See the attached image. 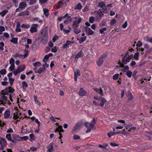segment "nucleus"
Returning <instances> with one entry per match:
<instances>
[{
	"label": "nucleus",
	"instance_id": "1",
	"mask_svg": "<svg viewBox=\"0 0 152 152\" xmlns=\"http://www.w3.org/2000/svg\"><path fill=\"white\" fill-rule=\"evenodd\" d=\"M15 91V90L11 86H8L5 88L4 90L1 91V94L2 95L0 99V102L1 103H0L2 104H6L8 102H9V101L8 100L7 97L4 96L5 95H8L9 93H12Z\"/></svg>",
	"mask_w": 152,
	"mask_h": 152
},
{
	"label": "nucleus",
	"instance_id": "2",
	"mask_svg": "<svg viewBox=\"0 0 152 152\" xmlns=\"http://www.w3.org/2000/svg\"><path fill=\"white\" fill-rule=\"evenodd\" d=\"M83 124V123L82 121L78 122L75 125L72 129V132L74 134L75 133V131L76 130H80L81 128L82 127Z\"/></svg>",
	"mask_w": 152,
	"mask_h": 152
},
{
	"label": "nucleus",
	"instance_id": "3",
	"mask_svg": "<svg viewBox=\"0 0 152 152\" xmlns=\"http://www.w3.org/2000/svg\"><path fill=\"white\" fill-rule=\"evenodd\" d=\"M133 57V55L131 54L128 56H124L122 58V62L124 64H126L127 62H129L130 60Z\"/></svg>",
	"mask_w": 152,
	"mask_h": 152
},
{
	"label": "nucleus",
	"instance_id": "4",
	"mask_svg": "<svg viewBox=\"0 0 152 152\" xmlns=\"http://www.w3.org/2000/svg\"><path fill=\"white\" fill-rule=\"evenodd\" d=\"M34 70L35 73H37L39 74H41L42 73L46 71L45 67H40L38 69L35 67Z\"/></svg>",
	"mask_w": 152,
	"mask_h": 152
},
{
	"label": "nucleus",
	"instance_id": "5",
	"mask_svg": "<svg viewBox=\"0 0 152 152\" xmlns=\"http://www.w3.org/2000/svg\"><path fill=\"white\" fill-rule=\"evenodd\" d=\"M96 12L97 15L100 17H102L103 16L104 13V9H100L97 11H95L94 12Z\"/></svg>",
	"mask_w": 152,
	"mask_h": 152
},
{
	"label": "nucleus",
	"instance_id": "6",
	"mask_svg": "<svg viewBox=\"0 0 152 152\" xmlns=\"http://www.w3.org/2000/svg\"><path fill=\"white\" fill-rule=\"evenodd\" d=\"M84 29L86 32V34L89 35L93 34L94 32L90 28L85 26L84 28Z\"/></svg>",
	"mask_w": 152,
	"mask_h": 152
},
{
	"label": "nucleus",
	"instance_id": "7",
	"mask_svg": "<svg viewBox=\"0 0 152 152\" xmlns=\"http://www.w3.org/2000/svg\"><path fill=\"white\" fill-rule=\"evenodd\" d=\"M25 67H23V68L22 69L21 67H18L17 69L16 70H14L13 72V73L14 74H15V75H16L17 74L20 73L22 71L24 70L25 69Z\"/></svg>",
	"mask_w": 152,
	"mask_h": 152
},
{
	"label": "nucleus",
	"instance_id": "8",
	"mask_svg": "<svg viewBox=\"0 0 152 152\" xmlns=\"http://www.w3.org/2000/svg\"><path fill=\"white\" fill-rule=\"evenodd\" d=\"M86 92L82 88H80V91L78 92V94L80 96H83L86 95Z\"/></svg>",
	"mask_w": 152,
	"mask_h": 152
},
{
	"label": "nucleus",
	"instance_id": "9",
	"mask_svg": "<svg viewBox=\"0 0 152 152\" xmlns=\"http://www.w3.org/2000/svg\"><path fill=\"white\" fill-rule=\"evenodd\" d=\"M53 143H50L49 144L48 146L47 147V152H51L53 151H54V148L53 146Z\"/></svg>",
	"mask_w": 152,
	"mask_h": 152
},
{
	"label": "nucleus",
	"instance_id": "10",
	"mask_svg": "<svg viewBox=\"0 0 152 152\" xmlns=\"http://www.w3.org/2000/svg\"><path fill=\"white\" fill-rule=\"evenodd\" d=\"M80 75V73L78 69H77L76 71H74V80L75 81H77V77Z\"/></svg>",
	"mask_w": 152,
	"mask_h": 152
},
{
	"label": "nucleus",
	"instance_id": "11",
	"mask_svg": "<svg viewBox=\"0 0 152 152\" xmlns=\"http://www.w3.org/2000/svg\"><path fill=\"white\" fill-rule=\"evenodd\" d=\"M84 125L87 128H89L93 129L94 127V126L91 123H89L88 122H86L85 123Z\"/></svg>",
	"mask_w": 152,
	"mask_h": 152
},
{
	"label": "nucleus",
	"instance_id": "12",
	"mask_svg": "<svg viewBox=\"0 0 152 152\" xmlns=\"http://www.w3.org/2000/svg\"><path fill=\"white\" fill-rule=\"evenodd\" d=\"M103 57L101 56L99 58L98 60L97 61V64L98 66H100L102 64L104 60H103Z\"/></svg>",
	"mask_w": 152,
	"mask_h": 152
},
{
	"label": "nucleus",
	"instance_id": "13",
	"mask_svg": "<svg viewBox=\"0 0 152 152\" xmlns=\"http://www.w3.org/2000/svg\"><path fill=\"white\" fill-rule=\"evenodd\" d=\"M41 34L42 35V37L48 38V31L46 29H44L43 30L42 32L41 33Z\"/></svg>",
	"mask_w": 152,
	"mask_h": 152
},
{
	"label": "nucleus",
	"instance_id": "14",
	"mask_svg": "<svg viewBox=\"0 0 152 152\" xmlns=\"http://www.w3.org/2000/svg\"><path fill=\"white\" fill-rule=\"evenodd\" d=\"M73 43V42H71L70 41H67L66 43L64 44L63 45V48H66L69 47V45H71V44Z\"/></svg>",
	"mask_w": 152,
	"mask_h": 152
},
{
	"label": "nucleus",
	"instance_id": "15",
	"mask_svg": "<svg viewBox=\"0 0 152 152\" xmlns=\"http://www.w3.org/2000/svg\"><path fill=\"white\" fill-rule=\"evenodd\" d=\"M26 6L27 5L26 3L24 2H23L20 3L19 7V8L21 9H23L26 7Z\"/></svg>",
	"mask_w": 152,
	"mask_h": 152
},
{
	"label": "nucleus",
	"instance_id": "16",
	"mask_svg": "<svg viewBox=\"0 0 152 152\" xmlns=\"http://www.w3.org/2000/svg\"><path fill=\"white\" fill-rule=\"evenodd\" d=\"M48 40V38L42 37L41 39V42L42 44L45 45L47 43Z\"/></svg>",
	"mask_w": 152,
	"mask_h": 152
},
{
	"label": "nucleus",
	"instance_id": "17",
	"mask_svg": "<svg viewBox=\"0 0 152 152\" xmlns=\"http://www.w3.org/2000/svg\"><path fill=\"white\" fill-rule=\"evenodd\" d=\"M10 110L9 109L7 110L5 112L4 116V117L5 118H8L10 115Z\"/></svg>",
	"mask_w": 152,
	"mask_h": 152
},
{
	"label": "nucleus",
	"instance_id": "18",
	"mask_svg": "<svg viewBox=\"0 0 152 152\" xmlns=\"http://www.w3.org/2000/svg\"><path fill=\"white\" fill-rule=\"evenodd\" d=\"M0 143L3 146H6L7 145V141L4 139H1L0 140Z\"/></svg>",
	"mask_w": 152,
	"mask_h": 152
},
{
	"label": "nucleus",
	"instance_id": "19",
	"mask_svg": "<svg viewBox=\"0 0 152 152\" xmlns=\"http://www.w3.org/2000/svg\"><path fill=\"white\" fill-rule=\"evenodd\" d=\"M20 23L19 22L16 23V28L15 31L16 32H20L21 31V30L20 28Z\"/></svg>",
	"mask_w": 152,
	"mask_h": 152
},
{
	"label": "nucleus",
	"instance_id": "20",
	"mask_svg": "<svg viewBox=\"0 0 152 152\" xmlns=\"http://www.w3.org/2000/svg\"><path fill=\"white\" fill-rule=\"evenodd\" d=\"M72 20V18L70 16H68L67 17L66 20L64 21V23L65 24H68L70 23Z\"/></svg>",
	"mask_w": 152,
	"mask_h": 152
},
{
	"label": "nucleus",
	"instance_id": "21",
	"mask_svg": "<svg viewBox=\"0 0 152 152\" xmlns=\"http://www.w3.org/2000/svg\"><path fill=\"white\" fill-rule=\"evenodd\" d=\"M93 103L96 105L98 106H103L104 105V103L103 102H101L99 104V102L97 101L96 102L95 101H93Z\"/></svg>",
	"mask_w": 152,
	"mask_h": 152
},
{
	"label": "nucleus",
	"instance_id": "22",
	"mask_svg": "<svg viewBox=\"0 0 152 152\" xmlns=\"http://www.w3.org/2000/svg\"><path fill=\"white\" fill-rule=\"evenodd\" d=\"M55 131V132L58 131L59 132H64V130L62 129V126H59L58 127L56 128Z\"/></svg>",
	"mask_w": 152,
	"mask_h": 152
},
{
	"label": "nucleus",
	"instance_id": "23",
	"mask_svg": "<svg viewBox=\"0 0 152 152\" xmlns=\"http://www.w3.org/2000/svg\"><path fill=\"white\" fill-rule=\"evenodd\" d=\"M97 6L99 7L102 8V9H104V3L103 2H99L97 5Z\"/></svg>",
	"mask_w": 152,
	"mask_h": 152
},
{
	"label": "nucleus",
	"instance_id": "24",
	"mask_svg": "<svg viewBox=\"0 0 152 152\" xmlns=\"http://www.w3.org/2000/svg\"><path fill=\"white\" fill-rule=\"evenodd\" d=\"M12 137L15 140L18 141H20V137L17 134H14L12 136Z\"/></svg>",
	"mask_w": 152,
	"mask_h": 152
},
{
	"label": "nucleus",
	"instance_id": "25",
	"mask_svg": "<svg viewBox=\"0 0 152 152\" xmlns=\"http://www.w3.org/2000/svg\"><path fill=\"white\" fill-rule=\"evenodd\" d=\"M64 4V3L62 2V1H59L57 4H58V5L56 7L57 8H59L63 6Z\"/></svg>",
	"mask_w": 152,
	"mask_h": 152
},
{
	"label": "nucleus",
	"instance_id": "26",
	"mask_svg": "<svg viewBox=\"0 0 152 152\" xmlns=\"http://www.w3.org/2000/svg\"><path fill=\"white\" fill-rule=\"evenodd\" d=\"M43 10L45 15V16L48 17L49 15V13L48 12L49 10L47 9L44 8L43 9Z\"/></svg>",
	"mask_w": 152,
	"mask_h": 152
},
{
	"label": "nucleus",
	"instance_id": "27",
	"mask_svg": "<svg viewBox=\"0 0 152 152\" xmlns=\"http://www.w3.org/2000/svg\"><path fill=\"white\" fill-rule=\"evenodd\" d=\"M94 89L96 92L99 93L101 95H103V92L101 89H99L97 88H95Z\"/></svg>",
	"mask_w": 152,
	"mask_h": 152
},
{
	"label": "nucleus",
	"instance_id": "28",
	"mask_svg": "<svg viewBox=\"0 0 152 152\" xmlns=\"http://www.w3.org/2000/svg\"><path fill=\"white\" fill-rule=\"evenodd\" d=\"M23 84L22 88L24 90L26 89V88L28 87V84L26 81H23L22 83Z\"/></svg>",
	"mask_w": 152,
	"mask_h": 152
},
{
	"label": "nucleus",
	"instance_id": "29",
	"mask_svg": "<svg viewBox=\"0 0 152 152\" xmlns=\"http://www.w3.org/2000/svg\"><path fill=\"white\" fill-rule=\"evenodd\" d=\"M10 63L11 64L10 66H15V60L13 58H11L10 61Z\"/></svg>",
	"mask_w": 152,
	"mask_h": 152
},
{
	"label": "nucleus",
	"instance_id": "30",
	"mask_svg": "<svg viewBox=\"0 0 152 152\" xmlns=\"http://www.w3.org/2000/svg\"><path fill=\"white\" fill-rule=\"evenodd\" d=\"M79 24H77V21H75L72 24V27L74 29H77V28Z\"/></svg>",
	"mask_w": 152,
	"mask_h": 152
},
{
	"label": "nucleus",
	"instance_id": "31",
	"mask_svg": "<svg viewBox=\"0 0 152 152\" xmlns=\"http://www.w3.org/2000/svg\"><path fill=\"white\" fill-rule=\"evenodd\" d=\"M83 56V54L82 51H80L77 55L76 57L78 58Z\"/></svg>",
	"mask_w": 152,
	"mask_h": 152
},
{
	"label": "nucleus",
	"instance_id": "32",
	"mask_svg": "<svg viewBox=\"0 0 152 152\" xmlns=\"http://www.w3.org/2000/svg\"><path fill=\"white\" fill-rule=\"evenodd\" d=\"M18 38H12V39L10 40V41L14 44L18 43Z\"/></svg>",
	"mask_w": 152,
	"mask_h": 152
},
{
	"label": "nucleus",
	"instance_id": "33",
	"mask_svg": "<svg viewBox=\"0 0 152 152\" xmlns=\"http://www.w3.org/2000/svg\"><path fill=\"white\" fill-rule=\"evenodd\" d=\"M23 56L21 54H19L18 53H16L15 55H14L13 56V57L15 58V59H16L17 57H19L20 58H22L23 57Z\"/></svg>",
	"mask_w": 152,
	"mask_h": 152
},
{
	"label": "nucleus",
	"instance_id": "34",
	"mask_svg": "<svg viewBox=\"0 0 152 152\" xmlns=\"http://www.w3.org/2000/svg\"><path fill=\"white\" fill-rule=\"evenodd\" d=\"M97 117H95L94 118L91 122V123L94 126V125L95 124L96 121L97 120Z\"/></svg>",
	"mask_w": 152,
	"mask_h": 152
},
{
	"label": "nucleus",
	"instance_id": "35",
	"mask_svg": "<svg viewBox=\"0 0 152 152\" xmlns=\"http://www.w3.org/2000/svg\"><path fill=\"white\" fill-rule=\"evenodd\" d=\"M82 5L80 3H79L77 4L76 6L75 7V9H77L78 10H80L82 8Z\"/></svg>",
	"mask_w": 152,
	"mask_h": 152
},
{
	"label": "nucleus",
	"instance_id": "36",
	"mask_svg": "<svg viewBox=\"0 0 152 152\" xmlns=\"http://www.w3.org/2000/svg\"><path fill=\"white\" fill-rule=\"evenodd\" d=\"M18 112H15V113H14L13 114V118L15 120H16L17 118H19V116H18Z\"/></svg>",
	"mask_w": 152,
	"mask_h": 152
},
{
	"label": "nucleus",
	"instance_id": "37",
	"mask_svg": "<svg viewBox=\"0 0 152 152\" xmlns=\"http://www.w3.org/2000/svg\"><path fill=\"white\" fill-rule=\"evenodd\" d=\"M8 12V11L7 10H3L1 12V16L2 17H4Z\"/></svg>",
	"mask_w": 152,
	"mask_h": 152
},
{
	"label": "nucleus",
	"instance_id": "38",
	"mask_svg": "<svg viewBox=\"0 0 152 152\" xmlns=\"http://www.w3.org/2000/svg\"><path fill=\"white\" fill-rule=\"evenodd\" d=\"M133 50V49H129L128 51L126 52L124 56H129V53H131L132 52V51Z\"/></svg>",
	"mask_w": 152,
	"mask_h": 152
},
{
	"label": "nucleus",
	"instance_id": "39",
	"mask_svg": "<svg viewBox=\"0 0 152 152\" xmlns=\"http://www.w3.org/2000/svg\"><path fill=\"white\" fill-rule=\"evenodd\" d=\"M6 138L7 139V140L8 141H10V140H11L12 137H11V134H7L6 135Z\"/></svg>",
	"mask_w": 152,
	"mask_h": 152
},
{
	"label": "nucleus",
	"instance_id": "40",
	"mask_svg": "<svg viewBox=\"0 0 152 152\" xmlns=\"http://www.w3.org/2000/svg\"><path fill=\"white\" fill-rule=\"evenodd\" d=\"M34 66H39L42 65L41 63L39 62H37L33 64Z\"/></svg>",
	"mask_w": 152,
	"mask_h": 152
},
{
	"label": "nucleus",
	"instance_id": "41",
	"mask_svg": "<svg viewBox=\"0 0 152 152\" xmlns=\"http://www.w3.org/2000/svg\"><path fill=\"white\" fill-rule=\"evenodd\" d=\"M34 100L35 102L36 103V104H37L39 105H40V103H39V101L37 99V97L35 96H34Z\"/></svg>",
	"mask_w": 152,
	"mask_h": 152
},
{
	"label": "nucleus",
	"instance_id": "42",
	"mask_svg": "<svg viewBox=\"0 0 152 152\" xmlns=\"http://www.w3.org/2000/svg\"><path fill=\"white\" fill-rule=\"evenodd\" d=\"M98 100V101H97L99 103H100L99 101H101V102H103L104 104V98L102 97H99Z\"/></svg>",
	"mask_w": 152,
	"mask_h": 152
},
{
	"label": "nucleus",
	"instance_id": "43",
	"mask_svg": "<svg viewBox=\"0 0 152 152\" xmlns=\"http://www.w3.org/2000/svg\"><path fill=\"white\" fill-rule=\"evenodd\" d=\"M24 15H28L30 14V12L29 11L26 10L25 11L23 12Z\"/></svg>",
	"mask_w": 152,
	"mask_h": 152
},
{
	"label": "nucleus",
	"instance_id": "44",
	"mask_svg": "<svg viewBox=\"0 0 152 152\" xmlns=\"http://www.w3.org/2000/svg\"><path fill=\"white\" fill-rule=\"evenodd\" d=\"M86 37H84L81 38L80 40L79 41V43L80 44H81L85 40H86Z\"/></svg>",
	"mask_w": 152,
	"mask_h": 152
},
{
	"label": "nucleus",
	"instance_id": "45",
	"mask_svg": "<svg viewBox=\"0 0 152 152\" xmlns=\"http://www.w3.org/2000/svg\"><path fill=\"white\" fill-rule=\"evenodd\" d=\"M30 31L31 33H33L34 32H36L37 31V30L36 28H34L31 27Z\"/></svg>",
	"mask_w": 152,
	"mask_h": 152
},
{
	"label": "nucleus",
	"instance_id": "46",
	"mask_svg": "<svg viewBox=\"0 0 152 152\" xmlns=\"http://www.w3.org/2000/svg\"><path fill=\"white\" fill-rule=\"evenodd\" d=\"M21 27L22 28H28L30 27V26L28 25H26L25 24H23L21 26Z\"/></svg>",
	"mask_w": 152,
	"mask_h": 152
},
{
	"label": "nucleus",
	"instance_id": "47",
	"mask_svg": "<svg viewBox=\"0 0 152 152\" xmlns=\"http://www.w3.org/2000/svg\"><path fill=\"white\" fill-rule=\"evenodd\" d=\"M28 50L26 49H25V50H24V52L25 53V54H24L23 55V56L24 57V58L26 57L27 56H28Z\"/></svg>",
	"mask_w": 152,
	"mask_h": 152
},
{
	"label": "nucleus",
	"instance_id": "48",
	"mask_svg": "<svg viewBox=\"0 0 152 152\" xmlns=\"http://www.w3.org/2000/svg\"><path fill=\"white\" fill-rule=\"evenodd\" d=\"M20 141L26 140L28 139V137L27 136H25L20 137Z\"/></svg>",
	"mask_w": 152,
	"mask_h": 152
},
{
	"label": "nucleus",
	"instance_id": "49",
	"mask_svg": "<svg viewBox=\"0 0 152 152\" xmlns=\"http://www.w3.org/2000/svg\"><path fill=\"white\" fill-rule=\"evenodd\" d=\"M132 72L131 71H128L126 72V74L129 77H130L132 75Z\"/></svg>",
	"mask_w": 152,
	"mask_h": 152
},
{
	"label": "nucleus",
	"instance_id": "50",
	"mask_svg": "<svg viewBox=\"0 0 152 152\" xmlns=\"http://www.w3.org/2000/svg\"><path fill=\"white\" fill-rule=\"evenodd\" d=\"M9 80L11 86H12L14 81V79L12 78H9Z\"/></svg>",
	"mask_w": 152,
	"mask_h": 152
},
{
	"label": "nucleus",
	"instance_id": "51",
	"mask_svg": "<svg viewBox=\"0 0 152 152\" xmlns=\"http://www.w3.org/2000/svg\"><path fill=\"white\" fill-rule=\"evenodd\" d=\"M37 0H30L29 4L32 5L35 4L37 2Z\"/></svg>",
	"mask_w": 152,
	"mask_h": 152
},
{
	"label": "nucleus",
	"instance_id": "52",
	"mask_svg": "<svg viewBox=\"0 0 152 152\" xmlns=\"http://www.w3.org/2000/svg\"><path fill=\"white\" fill-rule=\"evenodd\" d=\"M6 71L5 69H3L0 71V73L2 75H4L6 74Z\"/></svg>",
	"mask_w": 152,
	"mask_h": 152
},
{
	"label": "nucleus",
	"instance_id": "53",
	"mask_svg": "<svg viewBox=\"0 0 152 152\" xmlns=\"http://www.w3.org/2000/svg\"><path fill=\"white\" fill-rule=\"evenodd\" d=\"M4 46V43L3 42H1L0 43V49L2 51L4 50L3 47Z\"/></svg>",
	"mask_w": 152,
	"mask_h": 152
},
{
	"label": "nucleus",
	"instance_id": "54",
	"mask_svg": "<svg viewBox=\"0 0 152 152\" xmlns=\"http://www.w3.org/2000/svg\"><path fill=\"white\" fill-rule=\"evenodd\" d=\"M139 56V53L138 52L135 53L134 56V58L136 60L138 59Z\"/></svg>",
	"mask_w": 152,
	"mask_h": 152
},
{
	"label": "nucleus",
	"instance_id": "55",
	"mask_svg": "<svg viewBox=\"0 0 152 152\" xmlns=\"http://www.w3.org/2000/svg\"><path fill=\"white\" fill-rule=\"evenodd\" d=\"M95 20V18L93 17H91L89 19V21L91 23H92L94 22Z\"/></svg>",
	"mask_w": 152,
	"mask_h": 152
},
{
	"label": "nucleus",
	"instance_id": "56",
	"mask_svg": "<svg viewBox=\"0 0 152 152\" xmlns=\"http://www.w3.org/2000/svg\"><path fill=\"white\" fill-rule=\"evenodd\" d=\"M146 40L149 42L152 43V37H149L147 36L146 37Z\"/></svg>",
	"mask_w": 152,
	"mask_h": 152
},
{
	"label": "nucleus",
	"instance_id": "57",
	"mask_svg": "<svg viewBox=\"0 0 152 152\" xmlns=\"http://www.w3.org/2000/svg\"><path fill=\"white\" fill-rule=\"evenodd\" d=\"M119 76V75L118 74H116L114 75L113 77V80H117Z\"/></svg>",
	"mask_w": 152,
	"mask_h": 152
},
{
	"label": "nucleus",
	"instance_id": "58",
	"mask_svg": "<svg viewBox=\"0 0 152 152\" xmlns=\"http://www.w3.org/2000/svg\"><path fill=\"white\" fill-rule=\"evenodd\" d=\"M142 45V43L141 42V41H138L136 46L137 47H141Z\"/></svg>",
	"mask_w": 152,
	"mask_h": 152
},
{
	"label": "nucleus",
	"instance_id": "59",
	"mask_svg": "<svg viewBox=\"0 0 152 152\" xmlns=\"http://www.w3.org/2000/svg\"><path fill=\"white\" fill-rule=\"evenodd\" d=\"M116 21L115 19H113L111 20L110 22L111 25H113L116 22Z\"/></svg>",
	"mask_w": 152,
	"mask_h": 152
},
{
	"label": "nucleus",
	"instance_id": "60",
	"mask_svg": "<svg viewBox=\"0 0 152 152\" xmlns=\"http://www.w3.org/2000/svg\"><path fill=\"white\" fill-rule=\"evenodd\" d=\"M49 58V57H48V55H47L45 56H44V57L43 60V61L44 62L47 61L48 59Z\"/></svg>",
	"mask_w": 152,
	"mask_h": 152
},
{
	"label": "nucleus",
	"instance_id": "61",
	"mask_svg": "<svg viewBox=\"0 0 152 152\" xmlns=\"http://www.w3.org/2000/svg\"><path fill=\"white\" fill-rule=\"evenodd\" d=\"M123 68L122 69V71L124 72H127L128 71H129V67H123Z\"/></svg>",
	"mask_w": 152,
	"mask_h": 152
},
{
	"label": "nucleus",
	"instance_id": "62",
	"mask_svg": "<svg viewBox=\"0 0 152 152\" xmlns=\"http://www.w3.org/2000/svg\"><path fill=\"white\" fill-rule=\"evenodd\" d=\"M126 95L127 97H129L130 96H131L132 94L130 91H128L126 93Z\"/></svg>",
	"mask_w": 152,
	"mask_h": 152
},
{
	"label": "nucleus",
	"instance_id": "63",
	"mask_svg": "<svg viewBox=\"0 0 152 152\" xmlns=\"http://www.w3.org/2000/svg\"><path fill=\"white\" fill-rule=\"evenodd\" d=\"M80 138V136L77 135H74L73 136V138L75 140H79Z\"/></svg>",
	"mask_w": 152,
	"mask_h": 152
},
{
	"label": "nucleus",
	"instance_id": "64",
	"mask_svg": "<svg viewBox=\"0 0 152 152\" xmlns=\"http://www.w3.org/2000/svg\"><path fill=\"white\" fill-rule=\"evenodd\" d=\"M12 1L14 3L15 6L16 7H17L18 5V3L17 0H13Z\"/></svg>",
	"mask_w": 152,
	"mask_h": 152
}]
</instances>
